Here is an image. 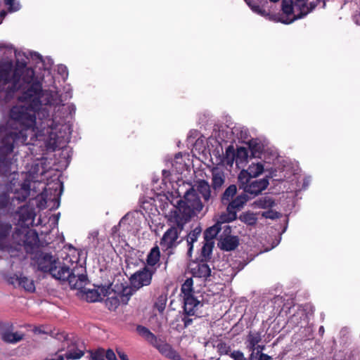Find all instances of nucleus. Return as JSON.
Segmentation results:
<instances>
[{
	"instance_id": "obj_25",
	"label": "nucleus",
	"mask_w": 360,
	"mask_h": 360,
	"mask_svg": "<svg viewBox=\"0 0 360 360\" xmlns=\"http://www.w3.org/2000/svg\"><path fill=\"white\" fill-rule=\"evenodd\" d=\"M134 217L129 213L126 214L120 221L117 229L120 231L122 236H124L125 233H128L132 229V223L134 221Z\"/></svg>"
},
{
	"instance_id": "obj_3",
	"label": "nucleus",
	"mask_w": 360,
	"mask_h": 360,
	"mask_svg": "<svg viewBox=\"0 0 360 360\" xmlns=\"http://www.w3.org/2000/svg\"><path fill=\"white\" fill-rule=\"evenodd\" d=\"M155 268L145 266L133 274L129 280L131 286L116 284L114 288V305L117 303L127 304L134 292L151 283Z\"/></svg>"
},
{
	"instance_id": "obj_47",
	"label": "nucleus",
	"mask_w": 360,
	"mask_h": 360,
	"mask_svg": "<svg viewBox=\"0 0 360 360\" xmlns=\"http://www.w3.org/2000/svg\"><path fill=\"white\" fill-rule=\"evenodd\" d=\"M262 216L268 219H275L278 217V212L269 210L263 212Z\"/></svg>"
},
{
	"instance_id": "obj_19",
	"label": "nucleus",
	"mask_w": 360,
	"mask_h": 360,
	"mask_svg": "<svg viewBox=\"0 0 360 360\" xmlns=\"http://www.w3.org/2000/svg\"><path fill=\"white\" fill-rule=\"evenodd\" d=\"M11 229V224H0V250H7L8 252H11L12 247L8 243V236Z\"/></svg>"
},
{
	"instance_id": "obj_14",
	"label": "nucleus",
	"mask_w": 360,
	"mask_h": 360,
	"mask_svg": "<svg viewBox=\"0 0 360 360\" xmlns=\"http://www.w3.org/2000/svg\"><path fill=\"white\" fill-rule=\"evenodd\" d=\"M264 172V165L262 162H252L247 169H243L238 174V181L247 182V178H255Z\"/></svg>"
},
{
	"instance_id": "obj_44",
	"label": "nucleus",
	"mask_w": 360,
	"mask_h": 360,
	"mask_svg": "<svg viewBox=\"0 0 360 360\" xmlns=\"http://www.w3.org/2000/svg\"><path fill=\"white\" fill-rule=\"evenodd\" d=\"M58 72L62 76V77L65 79L68 77V72L67 67L64 65H60L58 66Z\"/></svg>"
},
{
	"instance_id": "obj_50",
	"label": "nucleus",
	"mask_w": 360,
	"mask_h": 360,
	"mask_svg": "<svg viewBox=\"0 0 360 360\" xmlns=\"http://www.w3.org/2000/svg\"><path fill=\"white\" fill-rule=\"evenodd\" d=\"M116 351H117V355H118L119 358L120 359V360H129L128 359L127 355L124 352H122V351L119 350L118 349H117Z\"/></svg>"
},
{
	"instance_id": "obj_18",
	"label": "nucleus",
	"mask_w": 360,
	"mask_h": 360,
	"mask_svg": "<svg viewBox=\"0 0 360 360\" xmlns=\"http://www.w3.org/2000/svg\"><path fill=\"white\" fill-rule=\"evenodd\" d=\"M212 186L214 190L221 189L225 182V174L223 170L218 167L212 169Z\"/></svg>"
},
{
	"instance_id": "obj_2",
	"label": "nucleus",
	"mask_w": 360,
	"mask_h": 360,
	"mask_svg": "<svg viewBox=\"0 0 360 360\" xmlns=\"http://www.w3.org/2000/svg\"><path fill=\"white\" fill-rule=\"evenodd\" d=\"M15 248H23L30 255L31 265L37 270L49 273L54 278L68 281L70 288L82 290L88 283L85 268L70 257L64 258L61 264L58 259L51 253L44 252L39 245V236L34 230L17 231L13 235Z\"/></svg>"
},
{
	"instance_id": "obj_45",
	"label": "nucleus",
	"mask_w": 360,
	"mask_h": 360,
	"mask_svg": "<svg viewBox=\"0 0 360 360\" xmlns=\"http://www.w3.org/2000/svg\"><path fill=\"white\" fill-rule=\"evenodd\" d=\"M10 197L7 194H4L0 197V207H6L10 202Z\"/></svg>"
},
{
	"instance_id": "obj_61",
	"label": "nucleus",
	"mask_w": 360,
	"mask_h": 360,
	"mask_svg": "<svg viewBox=\"0 0 360 360\" xmlns=\"http://www.w3.org/2000/svg\"><path fill=\"white\" fill-rule=\"evenodd\" d=\"M114 360H117L115 354H114Z\"/></svg>"
},
{
	"instance_id": "obj_36",
	"label": "nucleus",
	"mask_w": 360,
	"mask_h": 360,
	"mask_svg": "<svg viewBox=\"0 0 360 360\" xmlns=\"http://www.w3.org/2000/svg\"><path fill=\"white\" fill-rule=\"evenodd\" d=\"M255 205L259 208L266 209L274 206L275 202L270 197H264L255 201Z\"/></svg>"
},
{
	"instance_id": "obj_22",
	"label": "nucleus",
	"mask_w": 360,
	"mask_h": 360,
	"mask_svg": "<svg viewBox=\"0 0 360 360\" xmlns=\"http://www.w3.org/2000/svg\"><path fill=\"white\" fill-rule=\"evenodd\" d=\"M199 193L202 195L204 200L207 202L211 198V190L209 183L205 180H198L195 182L193 187Z\"/></svg>"
},
{
	"instance_id": "obj_31",
	"label": "nucleus",
	"mask_w": 360,
	"mask_h": 360,
	"mask_svg": "<svg viewBox=\"0 0 360 360\" xmlns=\"http://www.w3.org/2000/svg\"><path fill=\"white\" fill-rule=\"evenodd\" d=\"M92 360H104L105 358L108 360H112V350L108 349L106 353L103 349H98L94 352H91Z\"/></svg>"
},
{
	"instance_id": "obj_17",
	"label": "nucleus",
	"mask_w": 360,
	"mask_h": 360,
	"mask_svg": "<svg viewBox=\"0 0 360 360\" xmlns=\"http://www.w3.org/2000/svg\"><path fill=\"white\" fill-rule=\"evenodd\" d=\"M221 229H224V233H231V227L230 226L225 224L223 226H220L219 224L215 223L211 227H209L206 229L204 233V238L206 242H210L213 240L216 236L220 232Z\"/></svg>"
},
{
	"instance_id": "obj_58",
	"label": "nucleus",
	"mask_w": 360,
	"mask_h": 360,
	"mask_svg": "<svg viewBox=\"0 0 360 360\" xmlns=\"http://www.w3.org/2000/svg\"><path fill=\"white\" fill-rule=\"evenodd\" d=\"M116 231H117V227H115V226H114V231H113V233H115Z\"/></svg>"
},
{
	"instance_id": "obj_39",
	"label": "nucleus",
	"mask_w": 360,
	"mask_h": 360,
	"mask_svg": "<svg viewBox=\"0 0 360 360\" xmlns=\"http://www.w3.org/2000/svg\"><path fill=\"white\" fill-rule=\"evenodd\" d=\"M167 300V299L166 295H160L154 304V307L157 309L160 313H162L165 309Z\"/></svg>"
},
{
	"instance_id": "obj_46",
	"label": "nucleus",
	"mask_w": 360,
	"mask_h": 360,
	"mask_svg": "<svg viewBox=\"0 0 360 360\" xmlns=\"http://www.w3.org/2000/svg\"><path fill=\"white\" fill-rule=\"evenodd\" d=\"M231 356L234 360H246L245 357L244 356L243 353L240 351H233L231 353Z\"/></svg>"
},
{
	"instance_id": "obj_60",
	"label": "nucleus",
	"mask_w": 360,
	"mask_h": 360,
	"mask_svg": "<svg viewBox=\"0 0 360 360\" xmlns=\"http://www.w3.org/2000/svg\"><path fill=\"white\" fill-rule=\"evenodd\" d=\"M59 215H60V213H58V214L56 215L57 220H58V218H59Z\"/></svg>"
},
{
	"instance_id": "obj_6",
	"label": "nucleus",
	"mask_w": 360,
	"mask_h": 360,
	"mask_svg": "<svg viewBox=\"0 0 360 360\" xmlns=\"http://www.w3.org/2000/svg\"><path fill=\"white\" fill-rule=\"evenodd\" d=\"M36 215L35 208L30 204L25 205L18 209L15 212L14 219L17 221V224L20 226V228H17L13 233V235L17 231H23L25 229L31 230L29 227L34 224V222Z\"/></svg>"
},
{
	"instance_id": "obj_52",
	"label": "nucleus",
	"mask_w": 360,
	"mask_h": 360,
	"mask_svg": "<svg viewBox=\"0 0 360 360\" xmlns=\"http://www.w3.org/2000/svg\"><path fill=\"white\" fill-rule=\"evenodd\" d=\"M105 304L108 307V308L110 310L112 307V300L111 298L108 297L105 300Z\"/></svg>"
},
{
	"instance_id": "obj_10",
	"label": "nucleus",
	"mask_w": 360,
	"mask_h": 360,
	"mask_svg": "<svg viewBox=\"0 0 360 360\" xmlns=\"http://www.w3.org/2000/svg\"><path fill=\"white\" fill-rule=\"evenodd\" d=\"M111 285L112 283H108L95 286L94 289H84L85 299L90 302L102 301L112 292Z\"/></svg>"
},
{
	"instance_id": "obj_56",
	"label": "nucleus",
	"mask_w": 360,
	"mask_h": 360,
	"mask_svg": "<svg viewBox=\"0 0 360 360\" xmlns=\"http://www.w3.org/2000/svg\"><path fill=\"white\" fill-rule=\"evenodd\" d=\"M97 235H98L97 232H93L91 233V236H93L94 238H96Z\"/></svg>"
},
{
	"instance_id": "obj_63",
	"label": "nucleus",
	"mask_w": 360,
	"mask_h": 360,
	"mask_svg": "<svg viewBox=\"0 0 360 360\" xmlns=\"http://www.w3.org/2000/svg\"><path fill=\"white\" fill-rule=\"evenodd\" d=\"M217 360H220L219 359H218Z\"/></svg>"
},
{
	"instance_id": "obj_12",
	"label": "nucleus",
	"mask_w": 360,
	"mask_h": 360,
	"mask_svg": "<svg viewBox=\"0 0 360 360\" xmlns=\"http://www.w3.org/2000/svg\"><path fill=\"white\" fill-rule=\"evenodd\" d=\"M301 8L302 6H299L297 1L294 4L293 0H283L282 11L288 18H290L288 20H283V22L288 24L296 19H299L298 16L302 15Z\"/></svg>"
},
{
	"instance_id": "obj_7",
	"label": "nucleus",
	"mask_w": 360,
	"mask_h": 360,
	"mask_svg": "<svg viewBox=\"0 0 360 360\" xmlns=\"http://www.w3.org/2000/svg\"><path fill=\"white\" fill-rule=\"evenodd\" d=\"M184 203L185 205V207L184 208V210L181 211V213L184 217H188V221L192 215L195 214V212H200L203 208L202 203L197 195L194 188L186 191L184 195ZM181 210H182L181 209Z\"/></svg>"
},
{
	"instance_id": "obj_24",
	"label": "nucleus",
	"mask_w": 360,
	"mask_h": 360,
	"mask_svg": "<svg viewBox=\"0 0 360 360\" xmlns=\"http://www.w3.org/2000/svg\"><path fill=\"white\" fill-rule=\"evenodd\" d=\"M25 337L22 332H12L9 330H5L1 333L3 341L10 344H15L21 341Z\"/></svg>"
},
{
	"instance_id": "obj_37",
	"label": "nucleus",
	"mask_w": 360,
	"mask_h": 360,
	"mask_svg": "<svg viewBox=\"0 0 360 360\" xmlns=\"http://www.w3.org/2000/svg\"><path fill=\"white\" fill-rule=\"evenodd\" d=\"M249 148L251 151L252 156L255 158L258 156L261 153V152L263 150V146L262 144L257 143L256 141L252 140L250 141Z\"/></svg>"
},
{
	"instance_id": "obj_8",
	"label": "nucleus",
	"mask_w": 360,
	"mask_h": 360,
	"mask_svg": "<svg viewBox=\"0 0 360 360\" xmlns=\"http://www.w3.org/2000/svg\"><path fill=\"white\" fill-rule=\"evenodd\" d=\"M13 177L11 180L8 188L15 195L12 200L14 201L16 200L19 202L24 201L30 194V182L29 181H25L22 183H20L15 180V176L17 174L15 172H13Z\"/></svg>"
},
{
	"instance_id": "obj_9",
	"label": "nucleus",
	"mask_w": 360,
	"mask_h": 360,
	"mask_svg": "<svg viewBox=\"0 0 360 360\" xmlns=\"http://www.w3.org/2000/svg\"><path fill=\"white\" fill-rule=\"evenodd\" d=\"M251 177L247 178V182L238 181L239 186L243 188L244 193L250 194L253 197L258 195L263 191H264L269 186V179L263 178L261 179L251 180Z\"/></svg>"
},
{
	"instance_id": "obj_38",
	"label": "nucleus",
	"mask_w": 360,
	"mask_h": 360,
	"mask_svg": "<svg viewBox=\"0 0 360 360\" xmlns=\"http://www.w3.org/2000/svg\"><path fill=\"white\" fill-rule=\"evenodd\" d=\"M84 355V351L79 349H69L65 356L68 359L76 360L80 359Z\"/></svg>"
},
{
	"instance_id": "obj_27",
	"label": "nucleus",
	"mask_w": 360,
	"mask_h": 360,
	"mask_svg": "<svg viewBox=\"0 0 360 360\" xmlns=\"http://www.w3.org/2000/svg\"><path fill=\"white\" fill-rule=\"evenodd\" d=\"M236 218L237 214L235 211L229 210V207L226 206V212H224L219 215L216 223L219 224L220 226H223L225 224L233 221Z\"/></svg>"
},
{
	"instance_id": "obj_33",
	"label": "nucleus",
	"mask_w": 360,
	"mask_h": 360,
	"mask_svg": "<svg viewBox=\"0 0 360 360\" xmlns=\"http://www.w3.org/2000/svg\"><path fill=\"white\" fill-rule=\"evenodd\" d=\"M201 231L202 230L200 227H196L188 234L186 240L189 247L188 252H191L193 249V244L198 240Z\"/></svg>"
},
{
	"instance_id": "obj_11",
	"label": "nucleus",
	"mask_w": 360,
	"mask_h": 360,
	"mask_svg": "<svg viewBox=\"0 0 360 360\" xmlns=\"http://www.w3.org/2000/svg\"><path fill=\"white\" fill-rule=\"evenodd\" d=\"M8 282L15 288H20L27 292H32L35 290L34 281L22 274H15L8 278Z\"/></svg>"
},
{
	"instance_id": "obj_1",
	"label": "nucleus",
	"mask_w": 360,
	"mask_h": 360,
	"mask_svg": "<svg viewBox=\"0 0 360 360\" xmlns=\"http://www.w3.org/2000/svg\"><path fill=\"white\" fill-rule=\"evenodd\" d=\"M21 91L16 104L10 109L8 119L0 122V174L11 172L12 154L15 146L33 144L35 140L53 150L63 148L70 139V119L75 112L72 89L43 90L41 79L25 63L15 67L11 61L0 62V101L8 103Z\"/></svg>"
},
{
	"instance_id": "obj_15",
	"label": "nucleus",
	"mask_w": 360,
	"mask_h": 360,
	"mask_svg": "<svg viewBox=\"0 0 360 360\" xmlns=\"http://www.w3.org/2000/svg\"><path fill=\"white\" fill-rule=\"evenodd\" d=\"M164 356L172 360H182L179 354L172 347L165 341L158 339L153 346Z\"/></svg>"
},
{
	"instance_id": "obj_49",
	"label": "nucleus",
	"mask_w": 360,
	"mask_h": 360,
	"mask_svg": "<svg viewBox=\"0 0 360 360\" xmlns=\"http://www.w3.org/2000/svg\"><path fill=\"white\" fill-rule=\"evenodd\" d=\"M264 348H265V346H264V345H257L255 347V349H252V350L251 351V354H255V353H257V354H263V353H262V351L264 349Z\"/></svg>"
},
{
	"instance_id": "obj_55",
	"label": "nucleus",
	"mask_w": 360,
	"mask_h": 360,
	"mask_svg": "<svg viewBox=\"0 0 360 360\" xmlns=\"http://www.w3.org/2000/svg\"><path fill=\"white\" fill-rule=\"evenodd\" d=\"M6 12L5 11H1L0 12V18H1V20H3V19L5 18V16L6 15Z\"/></svg>"
},
{
	"instance_id": "obj_28",
	"label": "nucleus",
	"mask_w": 360,
	"mask_h": 360,
	"mask_svg": "<svg viewBox=\"0 0 360 360\" xmlns=\"http://www.w3.org/2000/svg\"><path fill=\"white\" fill-rule=\"evenodd\" d=\"M236 151L233 146L226 148L224 156L221 159L220 163L224 165L232 167L235 162Z\"/></svg>"
},
{
	"instance_id": "obj_5",
	"label": "nucleus",
	"mask_w": 360,
	"mask_h": 360,
	"mask_svg": "<svg viewBox=\"0 0 360 360\" xmlns=\"http://www.w3.org/2000/svg\"><path fill=\"white\" fill-rule=\"evenodd\" d=\"M63 192V184L57 178L52 182L47 184L44 192L37 198V206L43 210L46 207L49 200L53 202V208L59 207V200Z\"/></svg>"
},
{
	"instance_id": "obj_59",
	"label": "nucleus",
	"mask_w": 360,
	"mask_h": 360,
	"mask_svg": "<svg viewBox=\"0 0 360 360\" xmlns=\"http://www.w3.org/2000/svg\"><path fill=\"white\" fill-rule=\"evenodd\" d=\"M15 56L16 57H18V53L16 51H15Z\"/></svg>"
},
{
	"instance_id": "obj_32",
	"label": "nucleus",
	"mask_w": 360,
	"mask_h": 360,
	"mask_svg": "<svg viewBox=\"0 0 360 360\" xmlns=\"http://www.w3.org/2000/svg\"><path fill=\"white\" fill-rule=\"evenodd\" d=\"M262 340L259 333L250 332L247 337V348L251 352Z\"/></svg>"
},
{
	"instance_id": "obj_16",
	"label": "nucleus",
	"mask_w": 360,
	"mask_h": 360,
	"mask_svg": "<svg viewBox=\"0 0 360 360\" xmlns=\"http://www.w3.org/2000/svg\"><path fill=\"white\" fill-rule=\"evenodd\" d=\"M229 233H224V236H220V240L218 246L223 250L231 251L236 249L238 244V238L237 236H228Z\"/></svg>"
},
{
	"instance_id": "obj_41",
	"label": "nucleus",
	"mask_w": 360,
	"mask_h": 360,
	"mask_svg": "<svg viewBox=\"0 0 360 360\" xmlns=\"http://www.w3.org/2000/svg\"><path fill=\"white\" fill-rule=\"evenodd\" d=\"M299 3V6H302L301 15H299L298 18H303L306 15H307L310 11H311L316 6L315 4L312 5L311 4V7L309 8L308 6L306 4V0H296Z\"/></svg>"
},
{
	"instance_id": "obj_29",
	"label": "nucleus",
	"mask_w": 360,
	"mask_h": 360,
	"mask_svg": "<svg viewBox=\"0 0 360 360\" xmlns=\"http://www.w3.org/2000/svg\"><path fill=\"white\" fill-rule=\"evenodd\" d=\"M236 186L234 184L230 185L228 188H226V190L224 191L221 195V203L224 205L226 206L229 204V202H231V200L236 197Z\"/></svg>"
},
{
	"instance_id": "obj_40",
	"label": "nucleus",
	"mask_w": 360,
	"mask_h": 360,
	"mask_svg": "<svg viewBox=\"0 0 360 360\" xmlns=\"http://www.w3.org/2000/svg\"><path fill=\"white\" fill-rule=\"evenodd\" d=\"M4 4L8 6L10 13L16 12L21 8L20 3L18 0H4Z\"/></svg>"
},
{
	"instance_id": "obj_53",
	"label": "nucleus",
	"mask_w": 360,
	"mask_h": 360,
	"mask_svg": "<svg viewBox=\"0 0 360 360\" xmlns=\"http://www.w3.org/2000/svg\"><path fill=\"white\" fill-rule=\"evenodd\" d=\"M252 9L255 11V12H257L258 13H260V14H263V11H262V9L259 8V6H252Z\"/></svg>"
},
{
	"instance_id": "obj_35",
	"label": "nucleus",
	"mask_w": 360,
	"mask_h": 360,
	"mask_svg": "<svg viewBox=\"0 0 360 360\" xmlns=\"http://www.w3.org/2000/svg\"><path fill=\"white\" fill-rule=\"evenodd\" d=\"M239 219L249 226L255 225L257 221L255 214L250 212L242 213L239 217Z\"/></svg>"
},
{
	"instance_id": "obj_4",
	"label": "nucleus",
	"mask_w": 360,
	"mask_h": 360,
	"mask_svg": "<svg viewBox=\"0 0 360 360\" xmlns=\"http://www.w3.org/2000/svg\"><path fill=\"white\" fill-rule=\"evenodd\" d=\"M168 221L170 227L164 233L160 245L163 251H168V255H170L181 241L179 236L188 222V217L184 216L181 209H175L171 212Z\"/></svg>"
},
{
	"instance_id": "obj_54",
	"label": "nucleus",
	"mask_w": 360,
	"mask_h": 360,
	"mask_svg": "<svg viewBox=\"0 0 360 360\" xmlns=\"http://www.w3.org/2000/svg\"><path fill=\"white\" fill-rule=\"evenodd\" d=\"M183 321L184 322L185 326H189L191 323V322H192V319H189V318H187V317H184L183 319Z\"/></svg>"
},
{
	"instance_id": "obj_42",
	"label": "nucleus",
	"mask_w": 360,
	"mask_h": 360,
	"mask_svg": "<svg viewBox=\"0 0 360 360\" xmlns=\"http://www.w3.org/2000/svg\"><path fill=\"white\" fill-rule=\"evenodd\" d=\"M271 356L266 354H259L257 353L251 354L250 356V360H271Z\"/></svg>"
},
{
	"instance_id": "obj_30",
	"label": "nucleus",
	"mask_w": 360,
	"mask_h": 360,
	"mask_svg": "<svg viewBox=\"0 0 360 360\" xmlns=\"http://www.w3.org/2000/svg\"><path fill=\"white\" fill-rule=\"evenodd\" d=\"M160 258V249L158 246H155L150 250L149 254L148 255L147 264L149 266L148 267L154 268L153 266L159 262Z\"/></svg>"
},
{
	"instance_id": "obj_48",
	"label": "nucleus",
	"mask_w": 360,
	"mask_h": 360,
	"mask_svg": "<svg viewBox=\"0 0 360 360\" xmlns=\"http://www.w3.org/2000/svg\"><path fill=\"white\" fill-rule=\"evenodd\" d=\"M218 349L221 354H227L229 349V347L226 346V344L220 343L218 345Z\"/></svg>"
},
{
	"instance_id": "obj_23",
	"label": "nucleus",
	"mask_w": 360,
	"mask_h": 360,
	"mask_svg": "<svg viewBox=\"0 0 360 360\" xmlns=\"http://www.w3.org/2000/svg\"><path fill=\"white\" fill-rule=\"evenodd\" d=\"M249 198L246 193H242L236 196L229 204L226 205L229 210H232L237 212L243 207Z\"/></svg>"
},
{
	"instance_id": "obj_43",
	"label": "nucleus",
	"mask_w": 360,
	"mask_h": 360,
	"mask_svg": "<svg viewBox=\"0 0 360 360\" xmlns=\"http://www.w3.org/2000/svg\"><path fill=\"white\" fill-rule=\"evenodd\" d=\"M212 243L206 242L202 248V254L204 257H209L212 252Z\"/></svg>"
},
{
	"instance_id": "obj_13",
	"label": "nucleus",
	"mask_w": 360,
	"mask_h": 360,
	"mask_svg": "<svg viewBox=\"0 0 360 360\" xmlns=\"http://www.w3.org/2000/svg\"><path fill=\"white\" fill-rule=\"evenodd\" d=\"M184 310L188 316H200V309L203 307V303L196 300L194 296L184 298Z\"/></svg>"
},
{
	"instance_id": "obj_20",
	"label": "nucleus",
	"mask_w": 360,
	"mask_h": 360,
	"mask_svg": "<svg viewBox=\"0 0 360 360\" xmlns=\"http://www.w3.org/2000/svg\"><path fill=\"white\" fill-rule=\"evenodd\" d=\"M191 273L194 277L206 279L210 276L211 269L206 263H197L191 268Z\"/></svg>"
},
{
	"instance_id": "obj_26",
	"label": "nucleus",
	"mask_w": 360,
	"mask_h": 360,
	"mask_svg": "<svg viewBox=\"0 0 360 360\" xmlns=\"http://www.w3.org/2000/svg\"><path fill=\"white\" fill-rule=\"evenodd\" d=\"M136 331L146 341L153 346H154L158 340L156 335H155L148 328L143 326H137Z\"/></svg>"
},
{
	"instance_id": "obj_21",
	"label": "nucleus",
	"mask_w": 360,
	"mask_h": 360,
	"mask_svg": "<svg viewBox=\"0 0 360 360\" xmlns=\"http://www.w3.org/2000/svg\"><path fill=\"white\" fill-rule=\"evenodd\" d=\"M236 165L238 169H244L248 162L249 151L244 147H239L236 152Z\"/></svg>"
},
{
	"instance_id": "obj_62",
	"label": "nucleus",
	"mask_w": 360,
	"mask_h": 360,
	"mask_svg": "<svg viewBox=\"0 0 360 360\" xmlns=\"http://www.w3.org/2000/svg\"><path fill=\"white\" fill-rule=\"evenodd\" d=\"M2 22V20H0V24Z\"/></svg>"
},
{
	"instance_id": "obj_57",
	"label": "nucleus",
	"mask_w": 360,
	"mask_h": 360,
	"mask_svg": "<svg viewBox=\"0 0 360 360\" xmlns=\"http://www.w3.org/2000/svg\"><path fill=\"white\" fill-rule=\"evenodd\" d=\"M324 332V329H323V326H321L319 328V333H323Z\"/></svg>"
},
{
	"instance_id": "obj_34",
	"label": "nucleus",
	"mask_w": 360,
	"mask_h": 360,
	"mask_svg": "<svg viewBox=\"0 0 360 360\" xmlns=\"http://www.w3.org/2000/svg\"><path fill=\"white\" fill-rule=\"evenodd\" d=\"M193 281L191 278H187L181 286V292L184 295V298L186 297L193 296Z\"/></svg>"
},
{
	"instance_id": "obj_51",
	"label": "nucleus",
	"mask_w": 360,
	"mask_h": 360,
	"mask_svg": "<svg viewBox=\"0 0 360 360\" xmlns=\"http://www.w3.org/2000/svg\"><path fill=\"white\" fill-rule=\"evenodd\" d=\"M30 55L31 56L32 58L33 59H38L39 60H42V57L41 56H40L38 53H30Z\"/></svg>"
}]
</instances>
